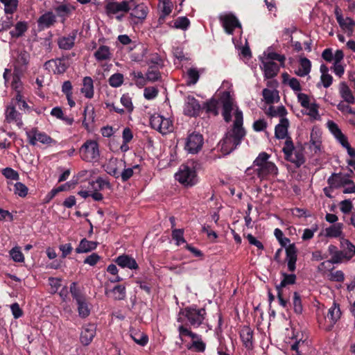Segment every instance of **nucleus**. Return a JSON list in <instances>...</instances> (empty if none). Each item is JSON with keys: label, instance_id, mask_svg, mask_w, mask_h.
Listing matches in <instances>:
<instances>
[{"label": "nucleus", "instance_id": "nucleus-41", "mask_svg": "<svg viewBox=\"0 0 355 355\" xmlns=\"http://www.w3.org/2000/svg\"><path fill=\"white\" fill-rule=\"evenodd\" d=\"M327 125L329 131L334 135L340 143L347 139V137L342 133L338 125L333 121H329L327 123Z\"/></svg>", "mask_w": 355, "mask_h": 355}, {"label": "nucleus", "instance_id": "nucleus-47", "mask_svg": "<svg viewBox=\"0 0 355 355\" xmlns=\"http://www.w3.org/2000/svg\"><path fill=\"white\" fill-rule=\"evenodd\" d=\"M148 82H155L161 79V74L158 68L155 66H151L148 68L146 73Z\"/></svg>", "mask_w": 355, "mask_h": 355}, {"label": "nucleus", "instance_id": "nucleus-24", "mask_svg": "<svg viewBox=\"0 0 355 355\" xmlns=\"http://www.w3.org/2000/svg\"><path fill=\"white\" fill-rule=\"evenodd\" d=\"M105 293L107 297L114 300H123L126 295L125 287L122 285H117L112 289H106Z\"/></svg>", "mask_w": 355, "mask_h": 355}, {"label": "nucleus", "instance_id": "nucleus-50", "mask_svg": "<svg viewBox=\"0 0 355 355\" xmlns=\"http://www.w3.org/2000/svg\"><path fill=\"white\" fill-rule=\"evenodd\" d=\"M287 160L294 163L297 166H300L302 165L304 160V156L300 150H295L293 151V153L289 156V157L287 158Z\"/></svg>", "mask_w": 355, "mask_h": 355}, {"label": "nucleus", "instance_id": "nucleus-60", "mask_svg": "<svg viewBox=\"0 0 355 355\" xmlns=\"http://www.w3.org/2000/svg\"><path fill=\"white\" fill-rule=\"evenodd\" d=\"M295 150V149L291 138H287L283 147V152L285 155V158L287 159V158L293 153Z\"/></svg>", "mask_w": 355, "mask_h": 355}, {"label": "nucleus", "instance_id": "nucleus-36", "mask_svg": "<svg viewBox=\"0 0 355 355\" xmlns=\"http://www.w3.org/2000/svg\"><path fill=\"white\" fill-rule=\"evenodd\" d=\"M97 243L94 241H87L83 239L80 241L78 247L76 249L77 253H85L96 249Z\"/></svg>", "mask_w": 355, "mask_h": 355}, {"label": "nucleus", "instance_id": "nucleus-6", "mask_svg": "<svg viewBox=\"0 0 355 355\" xmlns=\"http://www.w3.org/2000/svg\"><path fill=\"white\" fill-rule=\"evenodd\" d=\"M283 279L280 284L276 286L277 291V297L279 304L284 308L286 307L288 298L286 296V286L293 285L295 283L296 276L294 274L282 273Z\"/></svg>", "mask_w": 355, "mask_h": 355}, {"label": "nucleus", "instance_id": "nucleus-54", "mask_svg": "<svg viewBox=\"0 0 355 355\" xmlns=\"http://www.w3.org/2000/svg\"><path fill=\"white\" fill-rule=\"evenodd\" d=\"M9 253L14 261L19 263H23L24 261V257L19 247L16 246L12 248Z\"/></svg>", "mask_w": 355, "mask_h": 355}, {"label": "nucleus", "instance_id": "nucleus-37", "mask_svg": "<svg viewBox=\"0 0 355 355\" xmlns=\"http://www.w3.org/2000/svg\"><path fill=\"white\" fill-rule=\"evenodd\" d=\"M266 114L272 117L279 116L282 119L285 118L284 116L286 115L287 111L283 105L277 107L270 105L266 111Z\"/></svg>", "mask_w": 355, "mask_h": 355}, {"label": "nucleus", "instance_id": "nucleus-18", "mask_svg": "<svg viewBox=\"0 0 355 355\" xmlns=\"http://www.w3.org/2000/svg\"><path fill=\"white\" fill-rule=\"evenodd\" d=\"M77 37V31H73L68 35L60 37L58 39V45L63 50H70L75 44Z\"/></svg>", "mask_w": 355, "mask_h": 355}, {"label": "nucleus", "instance_id": "nucleus-10", "mask_svg": "<svg viewBox=\"0 0 355 355\" xmlns=\"http://www.w3.org/2000/svg\"><path fill=\"white\" fill-rule=\"evenodd\" d=\"M219 19L226 33L232 35L236 28H239V33L241 34V24L233 14L225 13L220 15Z\"/></svg>", "mask_w": 355, "mask_h": 355}, {"label": "nucleus", "instance_id": "nucleus-59", "mask_svg": "<svg viewBox=\"0 0 355 355\" xmlns=\"http://www.w3.org/2000/svg\"><path fill=\"white\" fill-rule=\"evenodd\" d=\"M184 230L182 229H174L172 231V237L176 241V245H180L182 243H185L184 239Z\"/></svg>", "mask_w": 355, "mask_h": 355}, {"label": "nucleus", "instance_id": "nucleus-32", "mask_svg": "<svg viewBox=\"0 0 355 355\" xmlns=\"http://www.w3.org/2000/svg\"><path fill=\"white\" fill-rule=\"evenodd\" d=\"M288 120L286 118H282L280 122L275 127V136L278 139H284L287 136Z\"/></svg>", "mask_w": 355, "mask_h": 355}, {"label": "nucleus", "instance_id": "nucleus-51", "mask_svg": "<svg viewBox=\"0 0 355 355\" xmlns=\"http://www.w3.org/2000/svg\"><path fill=\"white\" fill-rule=\"evenodd\" d=\"M187 85H194L196 84L200 77L199 71L196 68H190L188 69L187 73Z\"/></svg>", "mask_w": 355, "mask_h": 355}, {"label": "nucleus", "instance_id": "nucleus-14", "mask_svg": "<svg viewBox=\"0 0 355 355\" xmlns=\"http://www.w3.org/2000/svg\"><path fill=\"white\" fill-rule=\"evenodd\" d=\"M148 13V8L144 3L136 5L130 12V17L133 24H138L144 21Z\"/></svg>", "mask_w": 355, "mask_h": 355}, {"label": "nucleus", "instance_id": "nucleus-39", "mask_svg": "<svg viewBox=\"0 0 355 355\" xmlns=\"http://www.w3.org/2000/svg\"><path fill=\"white\" fill-rule=\"evenodd\" d=\"M130 332L131 338L137 344L145 346L148 343V338L144 333L135 329H131Z\"/></svg>", "mask_w": 355, "mask_h": 355}, {"label": "nucleus", "instance_id": "nucleus-34", "mask_svg": "<svg viewBox=\"0 0 355 355\" xmlns=\"http://www.w3.org/2000/svg\"><path fill=\"white\" fill-rule=\"evenodd\" d=\"M265 102L268 104L277 103L279 100V92L277 89L266 88L262 92Z\"/></svg>", "mask_w": 355, "mask_h": 355}, {"label": "nucleus", "instance_id": "nucleus-12", "mask_svg": "<svg viewBox=\"0 0 355 355\" xmlns=\"http://www.w3.org/2000/svg\"><path fill=\"white\" fill-rule=\"evenodd\" d=\"M201 106L198 101L192 96H188L185 98L184 106V114L189 116H196L199 114Z\"/></svg>", "mask_w": 355, "mask_h": 355}, {"label": "nucleus", "instance_id": "nucleus-21", "mask_svg": "<svg viewBox=\"0 0 355 355\" xmlns=\"http://www.w3.org/2000/svg\"><path fill=\"white\" fill-rule=\"evenodd\" d=\"M286 253L288 269L289 271L293 272L295 270L297 261V250L295 245H289L286 249Z\"/></svg>", "mask_w": 355, "mask_h": 355}, {"label": "nucleus", "instance_id": "nucleus-28", "mask_svg": "<svg viewBox=\"0 0 355 355\" xmlns=\"http://www.w3.org/2000/svg\"><path fill=\"white\" fill-rule=\"evenodd\" d=\"M80 92L87 98H92L94 96V82L91 77L86 76L83 80V86Z\"/></svg>", "mask_w": 355, "mask_h": 355}, {"label": "nucleus", "instance_id": "nucleus-1", "mask_svg": "<svg viewBox=\"0 0 355 355\" xmlns=\"http://www.w3.org/2000/svg\"><path fill=\"white\" fill-rule=\"evenodd\" d=\"M218 103L223 106L222 115L226 122L231 121L232 112L234 117L232 128L227 131L218 144L221 152L224 155H228L241 144L245 135V131L243 127V112L234 104L230 91L221 92Z\"/></svg>", "mask_w": 355, "mask_h": 355}, {"label": "nucleus", "instance_id": "nucleus-64", "mask_svg": "<svg viewBox=\"0 0 355 355\" xmlns=\"http://www.w3.org/2000/svg\"><path fill=\"white\" fill-rule=\"evenodd\" d=\"M329 279L334 282H342L345 279V275L341 270L331 272L329 275Z\"/></svg>", "mask_w": 355, "mask_h": 355}, {"label": "nucleus", "instance_id": "nucleus-35", "mask_svg": "<svg viewBox=\"0 0 355 355\" xmlns=\"http://www.w3.org/2000/svg\"><path fill=\"white\" fill-rule=\"evenodd\" d=\"M311 68V63L309 59L306 58H300V64L295 73L301 77L305 76L310 73Z\"/></svg>", "mask_w": 355, "mask_h": 355}, {"label": "nucleus", "instance_id": "nucleus-49", "mask_svg": "<svg viewBox=\"0 0 355 355\" xmlns=\"http://www.w3.org/2000/svg\"><path fill=\"white\" fill-rule=\"evenodd\" d=\"M178 331L179 332V338L183 341L184 337L188 336L191 339L197 338V334L193 333L190 328L184 326L183 324H180L178 327Z\"/></svg>", "mask_w": 355, "mask_h": 355}, {"label": "nucleus", "instance_id": "nucleus-15", "mask_svg": "<svg viewBox=\"0 0 355 355\" xmlns=\"http://www.w3.org/2000/svg\"><path fill=\"white\" fill-rule=\"evenodd\" d=\"M351 175H344L342 173H333L327 180L328 184L332 189H338L345 187L349 182Z\"/></svg>", "mask_w": 355, "mask_h": 355}, {"label": "nucleus", "instance_id": "nucleus-19", "mask_svg": "<svg viewBox=\"0 0 355 355\" xmlns=\"http://www.w3.org/2000/svg\"><path fill=\"white\" fill-rule=\"evenodd\" d=\"M96 334V327L93 324H88L83 327L80 334V341L84 345H89Z\"/></svg>", "mask_w": 355, "mask_h": 355}, {"label": "nucleus", "instance_id": "nucleus-55", "mask_svg": "<svg viewBox=\"0 0 355 355\" xmlns=\"http://www.w3.org/2000/svg\"><path fill=\"white\" fill-rule=\"evenodd\" d=\"M293 306L294 312L296 314H301L302 313L303 306L302 304L301 297L297 292H295L293 294Z\"/></svg>", "mask_w": 355, "mask_h": 355}, {"label": "nucleus", "instance_id": "nucleus-52", "mask_svg": "<svg viewBox=\"0 0 355 355\" xmlns=\"http://www.w3.org/2000/svg\"><path fill=\"white\" fill-rule=\"evenodd\" d=\"M304 108L306 109V114L309 115L311 119L314 120H319L320 119V116L318 113V106L317 104L311 103Z\"/></svg>", "mask_w": 355, "mask_h": 355}, {"label": "nucleus", "instance_id": "nucleus-25", "mask_svg": "<svg viewBox=\"0 0 355 355\" xmlns=\"http://www.w3.org/2000/svg\"><path fill=\"white\" fill-rule=\"evenodd\" d=\"M240 336H241V338L243 345L247 349H252L253 347V341H252L253 331H252V329L248 326H244L241 330Z\"/></svg>", "mask_w": 355, "mask_h": 355}, {"label": "nucleus", "instance_id": "nucleus-42", "mask_svg": "<svg viewBox=\"0 0 355 355\" xmlns=\"http://www.w3.org/2000/svg\"><path fill=\"white\" fill-rule=\"evenodd\" d=\"M130 77L132 78V80L135 82V84L139 88L143 87L148 83L146 76H144L143 73L141 71H132L130 73Z\"/></svg>", "mask_w": 355, "mask_h": 355}, {"label": "nucleus", "instance_id": "nucleus-30", "mask_svg": "<svg viewBox=\"0 0 355 355\" xmlns=\"http://www.w3.org/2000/svg\"><path fill=\"white\" fill-rule=\"evenodd\" d=\"M328 250L331 255L329 262L332 263H338L346 260L343 249L341 250H338L335 245H330L328 248Z\"/></svg>", "mask_w": 355, "mask_h": 355}, {"label": "nucleus", "instance_id": "nucleus-44", "mask_svg": "<svg viewBox=\"0 0 355 355\" xmlns=\"http://www.w3.org/2000/svg\"><path fill=\"white\" fill-rule=\"evenodd\" d=\"M188 349H194L196 352H203L205 350L206 345L202 341L201 336L197 334V338H192V343L187 346Z\"/></svg>", "mask_w": 355, "mask_h": 355}, {"label": "nucleus", "instance_id": "nucleus-43", "mask_svg": "<svg viewBox=\"0 0 355 355\" xmlns=\"http://www.w3.org/2000/svg\"><path fill=\"white\" fill-rule=\"evenodd\" d=\"M340 315L341 312L339 306L336 303H334L328 311L327 318L330 320L332 324H335L340 319Z\"/></svg>", "mask_w": 355, "mask_h": 355}, {"label": "nucleus", "instance_id": "nucleus-20", "mask_svg": "<svg viewBox=\"0 0 355 355\" xmlns=\"http://www.w3.org/2000/svg\"><path fill=\"white\" fill-rule=\"evenodd\" d=\"M75 10L74 6L70 4L62 3L54 8L56 16L61 18V21L64 23Z\"/></svg>", "mask_w": 355, "mask_h": 355}, {"label": "nucleus", "instance_id": "nucleus-11", "mask_svg": "<svg viewBox=\"0 0 355 355\" xmlns=\"http://www.w3.org/2000/svg\"><path fill=\"white\" fill-rule=\"evenodd\" d=\"M130 9L129 3L126 1L121 2L110 1L105 6V12L110 17L117 15L120 12H128Z\"/></svg>", "mask_w": 355, "mask_h": 355}, {"label": "nucleus", "instance_id": "nucleus-33", "mask_svg": "<svg viewBox=\"0 0 355 355\" xmlns=\"http://www.w3.org/2000/svg\"><path fill=\"white\" fill-rule=\"evenodd\" d=\"M340 247L344 252L346 260H349L355 254V245L349 240L343 238L340 241Z\"/></svg>", "mask_w": 355, "mask_h": 355}, {"label": "nucleus", "instance_id": "nucleus-46", "mask_svg": "<svg viewBox=\"0 0 355 355\" xmlns=\"http://www.w3.org/2000/svg\"><path fill=\"white\" fill-rule=\"evenodd\" d=\"M336 20L340 26L345 31L350 27L355 26V21L350 17L343 18V16L338 13H336Z\"/></svg>", "mask_w": 355, "mask_h": 355}, {"label": "nucleus", "instance_id": "nucleus-5", "mask_svg": "<svg viewBox=\"0 0 355 355\" xmlns=\"http://www.w3.org/2000/svg\"><path fill=\"white\" fill-rule=\"evenodd\" d=\"M26 135L28 143L32 146H35L37 142L46 146H53L57 144V141L49 135L44 132L39 131L36 128L26 130Z\"/></svg>", "mask_w": 355, "mask_h": 355}, {"label": "nucleus", "instance_id": "nucleus-63", "mask_svg": "<svg viewBox=\"0 0 355 355\" xmlns=\"http://www.w3.org/2000/svg\"><path fill=\"white\" fill-rule=\"evenodd\" d=\"M158 94V89L155 87H146L144 91V96L148 100L154 99Z\"/></svg>", "mask_w": 355, "mask_h": 355}, {"label": "nucleus", "instance_id": "nucleus-23", "mask_svg": "<svg viewBox=\"0 0 355 355\" xmlns=\"http://www.w3.org/2000/svg\"><path fill=\"white\" fill-rule=\"evenodd\" d=\"M263 70L264 71V76L266 78H271L277 76L279 66L275 62L270 60H262Z\"/></svg>", "mask_w": 355, "mask_h": 355}, {"label": "nucleus", "instance_id": "nucleus-26", "mask_svg": "<svg viewBox=\"0 0 355 355\" xmlns=\"http://www.w3.org/2000/svg\"><path fill=\"white\" fill-rule=\"evenodd\" d=\"M115 262L121 268H128L129 269H137L138 264L135 259L128 255L123 254L118 257Z\"/></svg>", "mask_w": 355, "mask_h": 355}, {"label": "nucleus", "instance_id": "nucleus-48", "mask_svg": "<svg viewBox=\"0 0 355 355\" xmlns=\"http://www.w3.org/2000/svg\"><path fill=\"white\" fill-rule=\"evenodd\" d=\"M4 6V11L6 14H13L17 8L18 0H0Z\"/></svg>", "mask_w": 355, "mask_h": 355}, {"label": "nucleus", "instance_id": "nucleus-62", "mask_svg": "<svg viewBox=\"0 0 355 355\" xmlns=\"http://www.w3.org/2000/svg\"><path fill=\"white\" fill-rule=\"evenodd\" d=\"M318 227L316 224L312 225L311 228H306L304 230L302 239L304 241L310 240L313 238L315 232H317Z\"/></svg>", "mask_w": 355, "mask_h": 355}, {"label": "nucleus", "instance_id": "nucleus-13", "mask_svg": "<svg viewBox=\"0 0 355 355\" xmlns=\"http://www.w3.org/2000/svg\"><path fill=\"white\" fill-rule=\"evenodd\" d=\"M343 229L344 224L342 223H337L326 227L322 234L327 238H338L341 241L345 236Z\"/></svg>", "mask_w": 355, "mask_h": 355}, {"label": "nucleus", "instance_id": "nucleus-40", "mask_svg": "<svg viewBox=\"0 0 355 355\" xmlns=\"http://www.w3.org/2000/svg\"><path fill=\"white\" fill-rule=\"evenodd\" d=\"M28 30V24L25 21H18L14 29L10 31V35L13 38H19L21 37Z\"/></svg>", "mask_w": 355, "mask_h": 355}, {"label": "nucleus", "instance_id": "nucleus-53", "mask_svg": "<svg viewBox=\"0 0 355 355\" xmlns=\"http://www.w3.org/2000/svg\"><path fill=\"white\" fill-rule=\"evenodd\" d=\"M190 25L189 19L186 17H180L174 21L173 27L181 30H187Z\"/></svg>", "mask_w": 355, "mask_h": 355}, {"label": "nucleus", "instance_id": "nucleus-56", "mask_svg": "<svg viewBox=\"0 0 355 355\" xmlns=\"http://www.w3.org/2000/svg\"><path fill=\"white\" fill-rule=\"evenodd\" d=\"M123 83V76L120 73L112 75L109 78V84L113 87H119Z\"/></svg>", "mask_w": 355, "mask_h": 355}, {"label": "nucleus", "instance_id": "nucleus-7", "mask_svg": "<svg viewBox=\"0 0 355 355\" xmlns=\"http://www.w3.org/2000/svg\"><path fill=\"white\" fill-rule=\"evenodd\" d=\"M151 127L162 135H166L173 130V121L169 118H165L159 114H153L150 119Z\"/></svg>", "mask_w": 355, "mask_h": 355}, {"label": "nucleus", "instance_id": "nucleus-9", "mask_svg": "<svg viewBox=\"0 0 355 355\" xmlns=\"http://www.w3.org/2000/svg\"><path fill=\"white\" fill-rule=\"evenodd\" d=\"M203 144L202 135L199 132H193L187 136L184 149L189 153L196 154L202 149Z\"/></svg>", "mask_w": 355, "mask_h": 355}, {"label": "nucleus", "instance_id": "nucleus-61", "mask_svg": "<svg viewBox=\"0 0 355 355\" xmlns=\"http://www.w3.org/2000/svg\"><path fill=\"white\" fill-rule=\"evenodd\" d=\"M14 188L15 193L20 197H25L28 193L27 187L21 182L15 183L14 185Z\"/></svg>", "mask_w": 355, "mask_h": 355}, {"label": "nucleus", "instance_id": "nucleus-3", "mask_svg": "<svg viewBox=\"0 0 355 355\" xmlns=\"http://www.w3.org/2000/svg\"><path fill=\"white\" fill-rule=\"evenodd\" d=\"M181 315L187 320L191 326L198 328L203 324L206 316V311L204 309L188 306L180 311L178 322H182Z\"/></svg>", "mask_w": 355, "mask_h": 355}, {"label": "nucleus", "instance_id": "nucleus-27", "mask_svg": "<svg viewBox=\"0 0 355 355\" xmlns=\"http://www.w3.org/2000/svg\"><path fill=\"white\" fill-rule=\"evenodd\" d=\"M94 56L98 62L109 61L112 59V53L109 46L101 45L95 51Z\"/></svg>", "mask_w": 355, "mask_h": 355}, {"label": "nucleus", "instance_id": "nucleus-29", "mask_svg": "<svg viewBox=\"0 0 355 355\" xmlns=\"http://www.w3.org/2000/svg\"><path fill=\"white\" fill-rule=\"evenodd\" d=\"M336 58V62H334L332 69H333L334 73L340 78L345 72L344 67L341 64V61L344 58V53L342 50H336V58Z\"/></svg>", "mask_w": 355, "mask_h": 355}, {"label": "nucleus", "instance_id": "nucleus-38", "mask_svg": "<svg viewBox=\"0 0 355 355\" xmlns=\"http://www.w3.org/2000/svg\"><path fill=\"white\" fill-rule=\"evenodd\" d=\"M76 300L78 304L79 315L82 318L87 317L90 313V310L85 300L78 295H76Z\"/></svg>", "mask_w": 355, "mask_h": 355}, {"label": "nucleus", "instance_id": "nucleus-45", "mask_svg": "<svg viewBox=\"0 0 355 355\" xmlns=\"http://www.w3.org/2000/svg\"><path fill=\"white\" fill-rule=\"evenodd\" d=\"M282 77L283 83L288 85L293 91L300 92L301 90L300 83L297 78H290L287 73H284Z\"/></svg>", "mask_w": 355, "mask_h": 355}, {"label": "nucleus", "instance_id": "nucleus-16", "mask_svg": "<svg viewBox=\"0 0 355 355\" xmlns=\"http://www.w3.org/2000/svg\"><path fill=\"white\" fill-rule=\"evenodd\" d=\"M6 121L9 123H14L19 128L23 126L21 114L17 112L14 105L7 107L5 112Z\"/></svg>", "mask_w": 355, "mask_h": 355}, {"label": "nucleus", "instance_id": "nucleus-22", "mask_svg": "<svg viewBox=\"0 0 355 355\" xmlns=\"http://www.w3.org/2000/svg\"><path fill=\"white\" fill-rule=\"evenodd\" d=\"M339 94L344 101L349 104L355 103V97L354 96L351 89L345 82H341L338 87Z\"/></svg>", "mask_w": 355, "mask_h": 355}, {"label": "nucleus", "instance_id": "nucleus-58", "mask_svg": "<svg viewBox=\"0 0 355 355\" xmlns=\"http://www.w3.org/2000/svg\"><path fill=\"white\" fill-rule=\"evenodd\" d=\"M137 168H139L138 165H135L132 168H125L122 172H120L119 178L123 182H126L133 175L134 169Z\"/></svg>", "mask_w": 355, "mask_h": 355}, {"label": "nucleus", "instance_id": "nucleus-4", "mask_svg": "<svg viewBox=\"0 0 355 355\" xmlns=\"http://www.w3.org/2000/svg\"><path fill=\"white\" fill-rule=\"evenodd\" d=\"M80 158L87 162H96L100 158V150L98 142L95 140H87L80 148Z\"/></svg>", "mask_w": 355, "mask_h": 355}, {"label": "nucleus", "instance_id": "nucleus-17", "mask_svg": "<svg viewBox=\"0 0 355 355\" xmlns=\"http://www.w3.org/2000/svg\"><path fill=\"white\" fill-rule=\"evenodd\" d=\"M44 65L46 69L52 70L55 73H63L68 67L64 58L49 60L45 62Z\"/></svg>", "mask_w": 355, "mask_h": 355}, {"label": "nucleus", "instance_id": "nucleus-31", "mask_svg": "<svg viewBox=\"0 0 355 355\" xmlns=\"http://www.w3.org/2000/svg\"><path fill=\"white\" fill-rule=\"evenodd\" d=\"M55 15L52 12H46L40 17L37 23L42 28H49L55 22Z\"/></svg>", "mask_w": 355, "mask_h": 355}, {"label": "nucleus", "instance_id": "nucleus-57", "mask_svg": "<svg viewBox=\"0 0 355 355\" xmlns=\"http://www.w3.org/2000/svg\"><path fill=\"white\" fill-rule=\"evenodd\" d=\"M264 55L266 57L262 60H270L272 62H274V60H277L281 63V65H284V62L286 59L284 55L275 52L265 53Z\"/></svg>", "mask_w": 355, "mask_h": 355}, {"label": "nucleus", "instance_id": "nucleus-8", "mask_svg": "<svg viewBox=\"0 0 355 355\" xmlns=\"http://www.w3.org/2000/svg\"><path fill=\"white\" fill-rule=\"evenodd\" d=\"M175 179L185 186H193L197 182L196 171L193 167L182 165L175 174Z\"/></svg>", "mask_w": 355, "mask_h": 355}, {"label": "nucleus", "instance_id": "nucleus-2", "mask_svg": "<svg viewBox=\"0 0 355 355\" xmlns=\"http://www.w3.org/2000/svg\"><path fill=\"white\" fill-rule=\"evenodd\" d=\"M269 157L270 155L268 153L262 152L259 153L253 162V166L255 168L254 171L261 180L266 179L270 175H277L278 173L275 164L268 161Z\"/></svg>", "mask_w": 355, "mask_h": 355}]
</instances>
